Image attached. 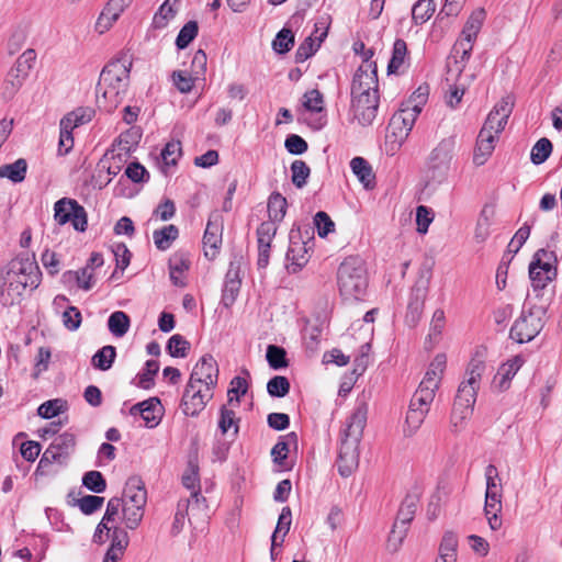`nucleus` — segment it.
<instances>
[{"mask_svg":"<svg viewBox=\"0 0 562 562\" xmlns=\"http://www.w3.org/2000/svg\"><path fill=\"white\" fill-rule=\"evenodd\" d=\"M266 359L269 367L274 370L288 367L286 351L284 348L277 345H269L267 347Z\"/></svg>","mask_w":562,"mask_h":562,"instance_id":"obj_45","label":"nucleus"},{"mask_svg":"<svg viewBox=\"0 0 562 562\" xmlns=\"http://www.w3.org/2000/svg\"><path fill=\"white\" fill-rule=\"evenodd\" d=\"M436 385L427 381H422L418 389L411 398L409 407L429 412L430 404L435 398Z\"/></svg>","mask_w":562,"mask_h":562,"instance_id":"obj_23","label":"nucleus"},{"mask_svg":"<svg viewBox=\"0 0 562 562\" xmlns=\"http://www.w3.org/2000/svg\"><path fill=\"white\" fill-rule=\"evenodd\" d=\"M290 381L286 376L276 375L267 383V392L272 397H284L290 392Z\"/></svg>","mask_w":562,"mask_h":562,"instance_id":"obj_53","label":"nucleus"},{"mask_svg":"<svg viewBox=\"0 0 562 562\" xmlns=\"http://www.w3.org/2000/svg\"><path fill=\"white\" fill-rule=\"evenodd\" d=\"M212 397V390L207 391V387H205L203 392L200 385L187 383L180 408L186 416L198 417Z\"/></svg>","mask_w":562,"mask_h":562,"instance_id":"obj_13","label":"nucleus"},{"mask_svg":"<svg viewBox=\"0 0 562 562\" xmlns=\"http://www.w3.org/2000/svg\"><path fill=\"white\" fill-rule=\"evenodd\" d=\"M131 321L126 313L122 311L113 312L108 319V327L115 337H123L130 328Z\"/></svg>","mask_w":562,"mask_h":562,"instance_id":"obj_40","label":"nucleus"},{"mask_svg":"<svg viewBox=\"0 0 562 562\" xmlns=\"http://www.w3.org/2000/svg\"><path fill=\"white\" fill-rule=\"evenodd\" d=\"M337 284L345 300H361L369 284L364 260L359 256L347 257L338 267Z\"/></svg>","mask_w":562,"mask_h":562,"instance_id":"obj_4","label":"nucleus"},{"mask_svg":"<svg viewBox=\"0 0 562 562\" xmlns=\"http://www.w3.org/2000/svg\"><path fill=\"white\" fill-rule=\"evenodd\" d=\"M178 236L179 229L173 224L164 226L162 228L156 229L153 233L155 246L159 250H167L170 248L172 241L176 240Z\"/></svg>","mask_w":562,"mask_h":562,"instance_id":"obj_36","label":"nucleus"},{"mask_svg":"<svg viewBox=\"0 0 562 562\" xmlns=\"http://www.w3.org/2000/svg\"><path fill=\"white\" fill-rule=\"evenodd\" d=\"M431 274V266H423L419 272V278L411 290L407 312L405 316L406 322L411 326H415L422 317Z\"/></svg>","mask_w":562,"mask_h":562,"instance_id":"obj_9","label":"nucleus"},{"mask_svg":"<svg viewBox=\"0 0 562 562\" xmlns=\"http://www.w3.org/2000/svg\"><path fill=\"white\" fill-rule=\"evenodd\" d=\"M116 358V348L111 345H106L99 349L91 359L93 368L106 371L112 368Z\"/></svg>","mask_w":562,"mask_h":562,"instance_id":"obj_37","label":"nucleus"},{"mask_svg":"<svg viewBox=\"0 0 562 562\" xmlns=\"http://www.w3.org/2000/svg\"><path fill=\"white\" fill-rule=\"evenodd\" d=\"M495 138L496 135H494L493 133H487V135H483V131H480L473 154L474 165L482 166L486 162L487 158L492 155L494 150Z\"/></svg>","mask_w":562,"mask_h":562,"instance_id":"obj_26","label":"nucleus"},{"mask_svg":"<svg viewBox=\"0 0 562 562\" xmlns=\"http://www.w3.org/2000/svg\"><path fill=\"white\" fill-rule=\"evenodd\" d=\"M190 504H191L190 499H180L178 502L177 510H176L173 522L171 525V530H170L171 536L179 535L181 532V530L183 529L186 516L188 515Z\"/></svg>","mask_w":562,"mask_h":562,"instance_id":"obj_58","label":"nucleus"},{"mask_svg":"<svg viewBox=\"0 0 562 562\" xmlns=\"http://www.w3.org/2000/svg\"><path fill=\"white\" fill-rule=\"evenodd\" d=\"M176 15V10L169 4V2H162L158 11L153 18L154 29H164L168 22Z\"/></svg>","mask_w":562,"mask_h":562,"instance_id":"obj_61","label":"nucleus"},{"mask_svg":"<svg viewBox=\"0 0 562 562\" xmlns=\"http://www.w3.org/2000/svg\"><path fill=\"white\" fill-rule=\"evenodd\" d=\"M291 181L297 188L301 189L307 183V179L311 175V169L307 164L303 160H294L291 164Z\"/></svg>","mask_w":562,"mask_h":562,"instance_id":"obj_46","label":"nucleus"},{"mask_svg":"<svg viewBox=\"0 0 562 562\" xmlns=\"http://www.w3.org/2000/svg\"><path fill=\"white\" fill-rule=\"evenodd\" d=\"M544 268L540 265L539 258H532L529 265V278L535 291L542 290L547 286L549 282L555 279L557 276H551L541 270Z\"/></svg>","mask_w":562,"mask_h":562,"instance_id":"obj_34","label":"nucleus"},{"mask_svg":"<svg viewBox=\"0 0 562 562\" xmlns=\"http://www.w3.org/2000/svg\"><path fill=\"white\" fill-rule=\"evenodd\" d=\"M182 485L191 491L201 488L200 486V476H199V465L196 460L190 459L188 461V467L182 474Z\"/></svg>","mask_w":562,"mask_h":562,"instance_id":"obj_56","label":"nucleus"},{"mask_svg":"<svg viewBox=\"0 0 562 562\" xmlns=\"http://www.w3.org/2000/svg\"><path fill=\"white\" fill-rule=\"evenodd\" d=\"M456 145L457 136L451 135L442 138L431 150L427 160V172L432 181L441 183L447 178L454 156Z\"/></svg>","mask_w":562,"mask_h":562,"instance_id":"obj_6","label":"nucleus"},{"mask_svg":"<svg viewBox=\"0 0 562 562\" xmlns=\"http://www.w3.org/2000/svg\"><path fill=\"white\" fill-rule=\"evenodd\" d=\"M286 207V199L279 192H272L268 199L269 221L273 223L281 222L285 216Z\"/></svg>","mask_w":562,"mask_h":562,"instance_id":"obj_31","label":"nucleus"},{"mask_svg":"<svg viewBox=\"0 0 562 562\" xmlns=\"http://www.w3.org/2000/svg\"><path fill=\"white\" fill-rule=\"evenodd\" d=\"M238 422L236 418V414L233 409H228L225 405H223L220 409V420L218 428L222 434H226L232 426H235L234 435L238 434Z\"/></svg>","mask_w":562,"mask_h":562,"instance_id":"obj_59","label":"nucleus"},{"mask_svg":"<svg viewBox=\"0 0 562 562\" xmlns=\"http://www.w3.org/2000/svg\"><path fill=\"white\" fill-rule=\"evenodd\" d=\"M379 93L376 64L360 65L356 70L350 88L351 99Z\"/></svg>","mask_w":562,"mask_h":562,"instance_id":"obj_11","label":"nucleus"},{"mask_svg":"<svg viewBox=\"0 0 562 562\" xmlns=\"http://www.w3.org/2000/svg\"><path fill=\"white\" fill-rule=\"evenodd\" d=\"M458 537L452 531L445 532L439 546L441 562H457Z\"/></svg>","mask_w":562,"mask_h":562,"instance_id":"obj_35","label":"nucleus"},{"mask_svg":"<svg viewBox=\"0 0 562 562\" xmlns=\"http://www.w3.org/2000/svg\"><path fill=\"white\" fill-rule=\"evenodd\" d=\"M76 502L82 514L92 515L102 507L104 497L97 495H85L81 498H78Z\"/></svg>","mask_w":562,"mask_h":562,"instance_id":"obj_60","label":"nucleus"},{"mask_svg":"<svg viewBox=\"0 0 562 562\" xmlns=\"http://www.w3.org/2000/svg\"><path fill=\"white\" fill-rule=\"evenodd\" d=\"M76 445V435L67 430L55 437L48 448L49 452L56 454V458L59 460V464H66L69 457L74 453Z\"/></svg>","mask_w":562,"mask_h":562,"instance_id":"obj_21","label":"nucleus"},{"mask_svg":"<svg viewBox=\"0 0 562 562\" xmlns=\"http://www.w3.org/2000/svg\"><path fill=\"white\" fill-rule=\"evenodd\" d=\"M223 226L211 216L207 221L202 238L204 257L207 260H214L222 247Z\"/></svg>","mask_w":562,"mask_h":562,"instance_id":"obj_19","label":"nucleus"},{"mask_svg":"<svg viewBox=\"0 0 562 562\" xmlns=\"http://www.w3.org/2000/svg\"><path fill=\"white\" fill-rule=\"evenodd\" d=\"M218 366L212 355H204L199 362L194 366L189 379V384H202L211 391L217 384Z\"/></svg>","mask_w":562,"mask_h":562,"instance_id":"obj_15","label":"nucleus"},{"mask_svg":"<svg viewBox=\"0 0 562 562\" xmlns=\"http://www.w3.org/2000/svg\"><path fill=\"white\" fill-rule=\"evenodd\" d=\"M547 312L546 305L525 304L510 328L509 337L518 344L533 340L546 325Z\"/></svg>","mask_w":562,"mask_h":562,"instance_id":"obj_5","label":"nucleus"},{"mask_svg":"<svg viewBox=\"0 0 562 562\" xmlns=\"http://www.w3.org/2000/svg\"><path fill=\"white\" fill-rule=\"evenodd\" d=\"M522 363L524 359L520 356H516L499 367L494 378V383L499 391H506L509 387L512 379L515 376Z\"/></svg>","mask_w":562,"mask_h":562,"instance_id":"obj_22","label":"nucleus"},{"mask_svg":"<svg viewBox=\"0 0 562 562\" xmlns=\"http://www.w3.org/2000/svg\"><path fill=\"white\" fill-rule=\"evenodd\" d=\"M418 115V110H412L408 105L401 108L390 120V134L386 137H394V142L401 145L407 138Z\"/></svg>","mask_w":562,"mask_h":562,"instance_id":"obj_14","label":"nucleus"},{"mask_svg":"<svg viewBox=\"0 0 562 562\" xmlns=\"http://www.w3.org/2000/svg\"><path fill=\"white\" fill-rule=\"evenodd\" d=\"M485 367L486 366L483 359L479 358L477 356L473 357L467 367V379L462 381L459 386L473 387L475 393L477 394L480 380L485 370Z\"/></svg>","mask_w":562,"mask_h":562,"instance_id":"obj_27","label":"nucleus"},{"mask_svg":"<svg viewBox=\"0 0 562 562\" xmlns=\"http://www.w3.org/2000/svg\"><path fill=\"white\" fill-rule=\"evenodd\" d=\"M199 25L196 21L187 22L180 30L177 38L176 46L178 49L187 48L190 43L198 36Z\"/></svg>","mask_w":562,"mask_h":562,"instance_id":"obj_48","label":"nucleus"},{"mask_svg":"<svg viewBox=\"0 0 562 562\" xmlns=\"http://www.w3.org/2000/svg\"><path fill=\"white\" fill-rule=\"evenodd\" d=\"M417 504L418 497L416 495H406V497L403 499L395 520L398 521V525H401V527L408 529L409 524L414 519V515L417 509Z\"/></svg>","mask_w":562,"mask_h":562,"instance_id":"obj_33","label":"nucleus"},{"mask_svg":"<svg viewBox=\"0 0 562 562\" xmlns=\"http://www.w3.org/2000/svg\"><path fill=\"white\" fill-rule=\"evenodd\" d=\"M350 168L364 188L369 189L374 186L375 177L368 160L362 157H355L350 161Z\"/></svg>","mask_w":562,"mask_h":562,"instance_id":"obj_28","label":"nucleus"},{"mask_svg":"<svg viewBox=\"0 0 562 562\" xmlns=\"http://www.w3.org/2000/svg\"><path fill=\"white\" fill-rule=\"evenodd\" d=\"M553 149L552 143L549 138H540L531 148L530 159L535 165L543 164L551 155Z\"/></svg>","mask_w":562,"mask_h":562,"instance_id":"obj_43","label":"nucleus"},{"mask_svg":"<svg viewBox=\"0 0 562 562\" xmlns=\"http://www.w3.org/2000/svg\"><path fill=\"white\" fill-rule=\"evenodd\" d=\"M327 36V31H324L318 36V43L316 44L312 36L306 37L297 47L295 52V63H304L312 57L321 46V42Z\"/></svg>","mask_w":562,"mask_h":562,"instance_id":"obj_39","label":"nucleus"},{"mask_svg":"<svg viewBox=\"0 0 562 562\" xmlns=\"http://www.w3.org/2000/svg\"><path fill=\"white\" fill-rule=\"evenodd\" d=\"M313 238L308 237V240L304 241L302 239L300 228H292L290 231L289 248L285 255L286 260L289 261L286 268L290 273H296L308 262V251L312 249V247L308 246V243Z\"/></svg>","mask_w":562,"mask_h":562,"instance_id":"obj_12","label":"nucleus"},{"mask_svg":"<svg viewBox=\"0 0 562 562\" xmlns=\"http://www.w3.org/2000/svg\"><path fill=\"white\" fill-rule=\"evenodd\" d=\"M125 525L128 529H136L144 516V508L139 506L123 505Z\"/></svg>","mask_w":562,"mask_h":562,"instance_id":"obj_64","label":"nucleus"},{"mask_svg":"<svg viewBox=\"0 0 562 562\" xmlns=\"http://www.w3.org/2000/svg\"><path fill=\"white\" fill-rule=\"evenodd\" d=\"M159 371V362L157 360H147L143 372L137 374V385L144 390L154 386V378Z\"/></svg>","mask_w":562,"mask_h":562,"instance_id":"obj_50","label":"nucleus"},{"mask_svg":"<svg viewBox=\"0 0 562 562\" xmlns=\"http://www.w3.org/2000/svg\"><path fill=\"white\" fill-rule=\"evenodd\" d=\"M514 102L509 95L502 98V100L488 113L483 127V135L493 133L499 134L506 126L507 120L513 112Z\"/></svg>","mask_w":562,"mask_h":562,"instance_id":"obj_17","label":"nucleus"},{"mask_svg":"<svg viewBox=\"0 0 562 562\" xmlns=\"http://www.w3.org/2000/svg\"><path fill=\"white\" fill-rule=\"evenodd\" d=\"M240 372L244 376L237 375L234 376L233 380L231 381V387L228 390V404H232L234 402L232 394L236 396L235 401L236 404L238 405L240 403V397L248 392L249 383L247 379L250 378V372L246 368H243Z\"/></svg>","mask_w":562,"mask_h":562,"instance_id":"obj_38","label":"nucleus"},{"mask_svg":"<svg viewBox=\"0 0 562 562\" xmlns=\"http://www.w3.org/2000/svg\"><path fill=\"white\" fill-rule=\"evenodd\" d=\"M435 2H415L412 8V18L416 24L426 23L435 13Z\"/></svg>","mask_w":562,"mask_h":562,"instance_id":"obj_54","label":"nucleus"},{"mask_svg":"<svg viewBox=\"0 0 562 562\" xmlns=\"http://www.w3.org/2000/svg\"><path fill=\"white\" fill-rule=\"evenodd\" d=\"M191 261L186 251H176L168 260L169 277L173 285L187 286L186 272L190 269Z\"/></svg>","mask_w":562,"mask_h":562,"instance_id":"obj_20","label":"nucleus"},{"mask_svg":"<svg viewBox=\"0 0 562 562\" xmlns=\"http://www.w3.org/2000/svg\"><path fill=\"white\" fill-rule=\"evenodd\" d=\"M406 53H407L406 42L402 38L395 40L394 45H393L392 58L387 65L389 74H394L397 71V69L404 63Z\"/></svg>","mask_w":562,"mask_h":562,"instance_id":"obj_52","label":"nucleus"},{"mask_svg":"<svg viewBox=\"0 0 562 562\" xmlns=\"http://www.w3.org/2000/svg\"><path fill=\"white\" fill-rule=\"evenodd\" d=\"M240 284L241 281L238 270H233L231 267L226 273L224 288L222 290L221 302L225 307H231L235 303L240 290Z\"/></svg>","mask_w":562,"mask_h":562,"instance_id":"obj_24","label":"nucleus"},{"mask_svg":"<svg viewBox=\"0 0 562 562\" xmlns=\"http://www.w3.org/2000/svg\"><path fill=\"white\" fill-rule=\"evenodd\" d=\"M533 258L540 259V265L544 267V268H541V270L544 271L546 273H548V276L549 274H551V276L558 274V270H557L558 258H557V255L554 251L541 248L536 251V254L533 255Z\"/></svg>","mask_w":562,"mask_h":562,"instance_id":"obj_57","label":"nucleus"},{"mask_svg":"<svg viewBox=\"0 0 562 562\" xmlns=\"http://www.w3.org/2000/svg\"><path fill=\"white\" fill-rule=\"evenodd\" d=\"M144 412H142V418L145 420L146 426L149 428L156 427L162 416L161 403L158 397H150L144 401Z\"/></svg>","mask_w":562,"mask_h":562,"instance_id":"obj_32","label":"nucleus"},{"mask_svg":"<svg viewBox=\"0 0 562 562\" xmlns=\"http://www.w3.org/2000/svg\"><path fill=\"white\" fill-rule=\"evenodd\" d=\"M123 11L124 7L121 4V2H106L97 20L95 31L100 34L106 32L119 19Z\"/></svg>","mask_w":562,"mask_h":562,"instance_id":"obj_25","label":"nucleus"},{"mask_svg":"<svg viewBox=\"0 0 562 562\" xmlns=\"http://www.w3.org/2000/svg\"><path fill=\"white\" fill-rule=\"evenodd\" d=\"M132 60L126 53L108 63L97 83V95L102 92L103 99L110 101L108 111L111 112L122 102V93L126 92L130 82Z\"/></svg>","mask_w":562,"mask_h":562,"instance_id":"obj_2","label":"nucleus"},{"mask_svg":"<svg viewBox=\"0 0 562 562\" xmlns=\"http://www.w3.org/2000/svg\"><path fill=\"white\" fill-rule=\"evenodd\" d=\"M294 46V33L286 27L280 30L274 40L272 41V49L279 54L284 55Z\"/></svg>","mask_w":562,"mask_h":562,"instance_id":"obj_42","label":"nucleus"},{"mask_svg":"<svg viewBox=\"0 0 562 562\" xmlns=\"http://www.w3.org/2000/svg\"><path fill=\"white\" fill-rule=\"evenodd\" d=\"M41 270L34 259L29 254L20 255L12 259L8 267L0 270V301L2 305L10 302L4 296V286L9 283V292L16 291L19 295L26 288L36 289L41 283Z\"/></svg>","mask_w":562,"mask_h":562,"instance_id":"obj_3","label":"nucleus"},{"mask_svg":"<svg viewBox=\"0 0 562 562\" xmlns=\"http://www.w3.org/2000/svg\"><path fill=\"white\" fill-rule=\"evenodd\" d=\"M27 162L24 158H19L12 164L0 167V178H7L13 183H20L25 179Z\"/></svg>","mask_w":562,"mask_h":562,"instance_id":"obj_30","label":"nucleus"},{"mask_svg":"<svg viewBox=\"0 0 562 562\" xmlns=\"http://www.w3.org/2000/svg\"><path fill=\"white\" fill-rule=\"evenodd\" d=\"M434 211L426 205H418L416 207V224L417 232L419 234H426L428 232L429 225L434 221Z\"/></svg>","mask_w":562,"mask_h":562,"instance_id":"obj_63","label":"nucleus"},{"mask_svg":"<svg viewBox=\"0 0 562 562\" xmlns=\"http://www.w3.org/2000/svg\"><path fill=\"white\" fill-rule=\"evenodd\" d=\"M314 225L317 229V234L321 238H325L329 233L334 232L335 223L330 216L324 212L318 211L314 216Z\"/></svg>","mask_w":562,"mask_h":562,"instance_id":"obj_62","label":"nucleus"},{"mask_svg":"<svg viewBox=\"0 0 562 562\" xmlns=\"http://www.w3.org/2000/svg\"><path fill=\"white\" fill-rule=\"evenodd\" d=\"M54 218L59 225L71 223L72 227L83 233L88 226L85 207L75 199L61 198L54 204Z\"/></svg>","mask_w":562,"mask_h":562,"instance_id":"obj_10","label":"nucleus"},{"mask_svg":"<svg viewBox=\"0 0 562 562\" xmlns=\"http://www.w3.org/2000/svg\"><path fill=\"white\" fill-rule=\"evenodd\" d=\"M60 133L58 142V154L64 156L67 155L74 147L72 128L67 120H60L59 122Z\"/></svg>","mask_w":562,"mask_h":562,"instance_id":"obj_47","label":"nucleus"},{"mask_svg":"<svg viewBox=\"0 0 562 562\" xmlns=\"http://www.w3.org/2000/svg\"><path fill=\"white\" fill-rule=\"evenodd\" d=\"M95 111L90 106H79L66 115L63 116L61 120H67L72 128L79 127L83 124L89 123L94 116Z\"/></svg>","mask_w":562,"mask_h":562,"instance_id":"obj_41","label":"nucleus"},{"mask_svg":"<svg viewBox=\"0 0 562 562\" xmlns=\"http://www.w3.org/2000/svg\"><path fill=\"white\" fill-rule=\"evenodd\" d=\"M36 52L33 48L24 50L8 71L2 86V97L11 100L23 86L36 61Z\"/></svg>","mask_w":562,"mask_h":562,"instance_id":"obj_7","label":"nucleus"},{"mask_svg":"<svg viewBox=\"0 0 562 562\" xmlns=\"http://www.w3.org/2000/svg\"><path fill=\"white\" fill-rule=\"evenodd\" d=\"M446 363H447L446 355L438 353L435 357V359L432 360V362L430 363L429 369L427 370V372L422 381L429 380V382L435 384L436 389H437L440 376L443 373V370L446 368Z\"/></svg>","mask_w":562,"mask_h":562,"instance_id":"obj_51","label":"nucleus"},{"mask_svg":"<svg viewBox=\"0 0 562 562\" xmlns=\"http://www.w3.org/2000/svg\"><path fill=\"white\" fill-rule=\"evenodd\" d=\"M476 393L473 387L459 386L451 412V424L457 429L471 417L476 402Z\"/></svg>","mask_w":562,"mask_h":562,"instance_id":"obj_16","label":"nucleus"},{"mask_svg":"<svg viewBox=\"0 0 562 562\" xmlns=\"http://www.w3.org/2000/svg\"><path fill=\"white\" fill-rule=\"evenodd\" d=\"M190 350V342L181 335L171 336L167 344V351L173 358H186Z\"/></svg>","mask_w":562,"mask_h":562,"instance_id":"obj_49","label":"nucleus"},{"mask_svg":"<svg viewBox=\"0 0 562 562\" xmlns=\"http://www.w3.org/2000/svg\"><path fill=\"white\" fill-rule=\"evenodd\" d=\"M379 93L367 94L357 99H351V110L355 119L362 126H369L376 117L379 109Z\"/></svg>","mask_w":562,"mask_h":562,"instance_id":"obj_18","label":"nucleus"},{"mask_svg":"<svg viewBox=\"0 0 562 562\" xmlns=\"http://www.w3.org/2000/svg\"><path fill=\"white\" fill-rule=\"evenodd\" d=\"M368 404L360 402L349 416L341 431L337 457L338 472L342 477L350 476L359 465V445L367 425Z\"/></svg>","mask_w":562,"mask_h":562,"instance_id":"obj_1","label":"nucleus"},{"mask_svg":"<svg viewBox=\"0 0 562 562\" xmlns=\"http://www.w3.org/2000/svg\"><path fill=\"white\" fill-rule=\"evenodd\" d=\"M426 415V411L408 407L405 419L404 435L406 437L413 436L424 423Z\"/></svg>","mask_w":562,"mask_h":562,"instance_id":"obj_44","label":"nucleus"},{"mask_svg":"<svg viewBox=\"0 0 562 562\" xmlns=\"http://www.w3.org/2000/svg\"><path fill=\"white\" fill-rule=\"evenodd\" d=\"M486 18L483 8L474 10L465 22L460 38L452 47L453 56L460 57V61H468L471 57L473 44Z\"/></svg>","mask_w":562,"mask_h":562,"instance_id":"obj_8","label":"nucleus"},{"mask_svg":"<svg viewBox=\"0 0 562 562\" xmlns=\"http://www.w3.org/2000/svg\"><path fill=\"white\" fill-rule=\"evenodd\" d=\"M82 485L93 493H102L106 488V481L99 471H88L82 476Z\"/></svg>","mask_w":562,"mask_h":562,"instance_id":"obj_55","label":"nucleus"},{"mask_svg":"<svg viewBox=\"0 0 562 562\" xmlns=\"http://www.w3.org/2000/svg\"><path fill=\"white\" fill-rule=\"evenodd\" d=\"M290 445H297V435L294 431L281 436L278 442L273 446L271 456L276 464L283 465L290 451Z\"/></svg>","mask_w":562,"mask_h":562,"instance_id":"obj_29","label":"nucleus"}]
</instances>
